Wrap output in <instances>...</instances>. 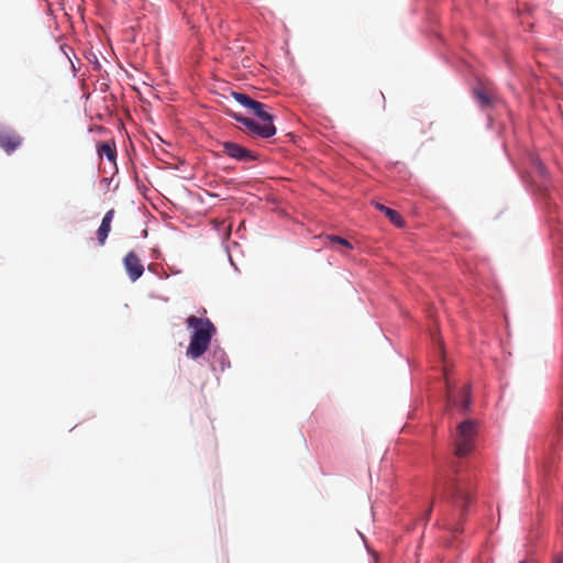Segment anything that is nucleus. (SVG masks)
I'll return each instance as SVG.
<instances>
[{"instance_id": "14", "label": "nucleus", "mask_w": 563, "mask_h": 563, "mask_svg": "<svg viewBox=\"0 0 563 563\" xmlns=\"http://www.w3.org/2000/svg\"><path fill=\"white\" fill-rule=\"evenodd\" d=\"M555 563H563V555H562V554H561V555H558V556L555 558Z\"/></svg>"}, {"instance_id": "6", "label": "nucleus", "mask_w": 563, "mask_h": 563, "mask_svg": "<svg viewBox=\"0 0 563 563\" xmlns=\"http://www.w3.org/2000/svg\"><path fill=\"white\" fill-rule=\"evenodd\" d=\"M222 153L241 162H249L257 158L253 152L233 142H224L222 144Z\"/></svg>"}, {"instance_id": "16", "label": "nucleus", "mask_w": 563, "mask_h": 563, "mask_svg": "<svg viewBox=\"0 0 563 563\" xmlns=\"http://www.w3.org/2000/svg\"><path fill=\"white\" fill-rule=\"evenodd\" d=\"M519 563H527L526 561H520Z\"/></svg>"}, {"instance_id": "12", "label": "nucleus", "mask_w": 563, "mask_h": 563, "mask_svg": "<svg viewBox=\"0 0 563 563\" xmlns=\"http://www.w3.org/2000/svg\"><path fill=\"white\" fill-rule=\"evenodd\" d=\"M474 97L481 107H489L493 103V96L484 88L475 89Z\"/></svg>"}, {"instance_id": "8", "label": "nucleus", "mask_w": 563, "mask_h": 563, "mask_svg": "<svg viewBox=\"0 0 563 563\" xmlns=\"http://www.w3.org/2000/svg\"><path fill=\"white\" fill-rule=\"evenodd\" d=\"M22 143V139L13 131L0 129V147L8 154L14 152Z\"/></svg>"}, {"instance_id": "11", "label": "nucleus", "mask_w": 563, "mask_h": 563, "mask_svg": "<svg viewBox=\"0 0 563 563\" xmlns=\"http://www.w3.org/2000/svg\"><path fill=\"white\" fill-rule=\"evenodd\" d=\"M98 154L100 157L106 156L110 162H115L117 150L114 143L103 142L98 146Z\"/></svg>"}, {"instance_id": "5", "label": "nucleus", "mask_w": 563, "mask_h": 563, "mask_svg": "<svg viewBox=\"0 0 563 563\" xmlns=\"http://www.w3.org/2000/svg\"><path fill=\"white\" fill-rule=\"evenodd\" d=\"M446 404L466 411L471 404L470 386H464L460 391L446 380Z\"/></svg>"}, {"instance_id": "7", "label": "nucleus", "mask_w": 563, "mask_h": 563, "mask_svg": "<svg viewBox=\"0 0 563 563\" xmlns=\"http://www.w3.org/2000/svg\"><path fill=\"white\" fill-rule=\"evenodd\" d=\"M124 268L132 282L137 280L144 272V266L139 256L133 252H129L123 258Z\"/></svg>"}, {"instance_id": "9", "label": "nucleus", "mask_w": 563, "mask_h": 563, "mask_svg": "<svg viewBox=\"0 0 563 563\" xmlns=\"http://www.w3.org/2000/svg\"><path fill=\"white\" fill-rule=\"evenodd\" d=\"M113 217H114V210L111 209L104 214V217L102 218L101 223L97 230V240H98L99 245H101V246L104 245L106 240L109 235Z\"/></svg>"}, {"instance_id": "10", "label": "nucleus", "mask_w": 563, "mask_h": 563, "mask_svg": "<svg viewBox=\"0 0 563 563\" xmlns=\"http://www.w3.org/2000/svg\"><path fill=\"white\" fill-rule=\"evenodd\" d=\"M374 206L377 210L384 212L390 222H393L396 227L401 228L405 225L402 217L396 210L390 209L380 202H374Z\"/></svg>"}, {"instance_id": "3", "label": "nucleus", "mask_w": 563, "mask_h": 563, "mask_svg": "<svg viewBox=\"0 0 563 563\" xmlns=\"http://www.w3.org/2000/svg\"><path fill=\"white\" fill-rule=\"evenodd\" d=\"M454 473L453 477H449L443 483L439 482L435 485V494H441L445 498L452 499L464 509L472 498L471 479L461 475L456 467Z\"/></svg>"}, {"instance_id": "15", "label": "nucleus", "mask_w": 563, "mask_h": 563, "mask_svg": "<svg viewBox=\"0 0 563 563\" xmlns=\"http://www.w3.org/2000/svg\"><path fill=\"white\" fill-rule=\"evenodd\" d=\"M431 511H432V507H429V509L427 510V519L429 518Z\"/></svg>"}, {"instance_id": "2", "label": "nucleus", "mask_w": 563, "mask_h": 563, "mask_svg": "<svg viewBox=\"0 0 563 563\" xmlns=\"http://www.w3.org/2000/svg\"><path fill=\"white\" fill-rule=\"evenodd\" d=\"M186 324L188 329L192 330L186 354L196 360L207 352L217 329L210 319L196 316H189L186 319Z\"/></svg>"}, {"instance_id": "4", "label": "nucleus", "mask_w": 563, "mask_h": 563, "mask_svg": "<svg viewBox=\"0 0 563 563\" xmlns=\"http://www.w3.org/2000/svg\"><path fill=\"white\" fill-rule=\"evenodd\" d=\"M477 435V422L465 420L456 427L454 434L455 455L465 456L472 452Z\"/></svg>"}, {"instance_id": "13", "label": "nucleus", "mask_w": 563, "mask_h": 563, "mask_svg": "<svg viewBox=\"0 0 563 563\" xmlns=\"http://www.w3.org/2000/svg\"><path fill=\"white\" fill-rule=\"evenodd\" d=\"M328 240H329L331 243H333V244H339L340 246H342V247H344V249H346V250H352V249H353L352 244H351L347 240H345V239H343V238H341V236H338V235H329V236H328Z\"/></svg>"}, {"instance_id": "1", "label": "nucleus", "mask_w": 563, "mask_h": 563, "mask_svg": "<svg viewBox=\"0 0 563 563\" xmlns=\"http://www.w3.org/2000/svg\"><path fill=\"white\" fill-rule=\"evenodd\" d=\"M232 98L244 108L249 109L254 115H256L262 123L254 121L253 119L235 114L232 117L240 123H242L247 132L252 135L260 136L262 139H268L276 133V128L273 124V115L268 113L265 108L266 104L254 100L249 95L243 92L233 91Z\"/></svg>"}]
</instances>
